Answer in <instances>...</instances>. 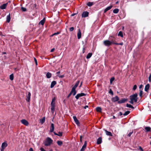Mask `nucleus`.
I'll return each instance as SVG.
<instances>
[{"mask_svg": "<svg viewBox=\"0 0 151 151\" xmlns=\"http://www.w3.org/2000/svg\"><path fill=\"white\" fill-rule=\"evenodd\" d=\"M112 42H110V40H106L104 41L103 43L106 46H109L112 44Z\"/></svg>", "mask_w": 151, "mask_h": 151, "instance_id": "3", "label": "nucleus"}, {"mask_svg": "<svg viewBox=\"0 0 151 151\" xmlns=\"http://www.w3.org/2000/svg\"><path fill=\"white\" fill-rule=\"evenodd\" d=\"M82 83H83V82H82H82H81V84H80V86H79V88H80V87H81V85H82Z\"/></svg>", "mask_w": 151, "mask_h": 151, "instance_id": "60", "label": "nucleus"}, {"mask_svg": "<svg viewBox=\"0 0 151 151\" xmlns=\"http://www.w3.org/2000/svg\"><path fill=\"white\" fill-rule=\"evenodd\" d=\"M96 111H97L101 112V107H98L96 108Z\"/></svg>", "mask_w": 151, "mask_h": 151, "instance_id": "31", "label": "nucleus"}, {"mask_svg": "<svg viewBox=\"0 0 151 151\" xmlns=\"http://www.w3.org/2000/svg\"><path fill=\"white\" fill-rule=\"evenodd\" d=\"M133 132V131H132V132L129 133L128 134V136L129 137H130L131 136V135L132 134Z\"/></svg>", "mask_w": 151, "mask_h": 151, "instance_id": "50", "label": "nucleus"}, {"mask_svg": "<svg viewBox=\"0 0 151 151\" xmlns=\"http://www.w3.org/2000/svg\"><path fill=\"white\" fill-rule=\"evenodd\" d=\"M88 15V12H83L82 14V17H87Z\"/></svg>", "mask_w": 151, "mask_h": 151, "instance_id": "10", "label": "nucleus"}, {"mask_svg": "<svg viewBox=\"0 0 151 151\" xmlns=\"http://www.w3.org/2000/svg\"><path fill=\"white\" fill-rule=\"evenodd\" d=\"M123 42H121V43H115V45H123Z\"/></svg>", "mask_w": 151, "mask_h": 151, "instance_id": "48", "label": "nucleus"}, {"mask_svg": "<svg viewBox=\"0 0 151 151\" xmlns=\"http://www.w3.org/2000/svg\"><path fill=\"white\" fill-rule=\"evenodd\" d=\"M55 106H51V111L52 113H53L55 110Z\"/></svg>", "mask_w": 151, "mask_h": 151, "instance_id": "33", "label": "nucleus"}, {"mask_svg": "<svg viewBox=\"0 0 151 151\" xmlns=\"http://www.w3.org/2000/svg\"><path fill=\"white\" fill-rule=\"evenodd\" d=\"M21 9L23 12H25L26 11V9L23 7H22Z\"/></svg>", "mask_w": 151, "mask_h": 151, "instance_id": "41", "label": "nucleus"}, {"mask_svg": "<svg viewBox=\"0 0 151 151\" xmlns=\"http://www.w3.org/2000/svg\"><path fill=\"white\" fill-rule=\"evenodd\" d=\"M34 60L35 62L36 65H37V60L35 58H34Z\"/></svg>", "mask_w": 151, "mask_h": 151, "instance_id": "46", "label": "nucleus"}, {"mask_svg": "<svg viewBox=\"0 0 151 151\" xmlns=\"http://www.w3.org/2000/svg\"><path fill=\"white\" fill-rule=\"evenodd\" d=\"M71 92L72 94H73V96L75 95L76 93V89L72 88Z\"/></svg>", "mask_w": 151, "mask_h": 151, "instance_id": "19", "label": "nucleus"}, {"mask_svg": "<svg viewBox=\"0 0 151 151\" xmlns=\"http://www.w3.org/2000/svg\"><path fill=\"white\" fill-rule=\"evenodd\" d=\"M139 150H140L141 151H143V149H142V148L140 146H139Z\"/></svg>", "mask_w": 151, "mask_h": 151, "instance_id": "53", "label": "nucleus"}, {"mask_svg": "<svg viewBox=\"0 0 151 151\" xmlns=\"http://www.w3.org/2000/svg\"><path fill=\"white\" fill-rule=\"evenodd\" d=\"M9 79L11 81L13 80L14 79V75L13 74H12L10 75L9 76Z\"/></svg>", "mask_w": 151, "mask_h": 151, "instance_id": "36", "label": "nucleus"}, {"mask_svg": "<svg viewBox=\"0 0 151 151\" xmlns=\"http://www.w3.org/2000/svg\"><path fill=\"white\" fill-rule=\"evenodd\" d=\"M45 117H44L42 118L40 120V122L42 124H43L45 121Z\"/></svg>", "mask_w": 151, "mask_h": 151, "instance_id": "20", "label": "nucleus"}, {"mask_svg": "<svg viewBox=\"0 0 151 151\" xmlns=\"http://www.w3.org/2000/svg\"><path fill=\"white\" fill-rule=\"evenodd\" d=\"M24 125L27 126L29 124V122L26 119H22L20 121Z\"/></svg>", "mask_w": 151, "mask_h": 151, "instance_id": "4", "label": "nucleus"}, {"mask_svg": "<svg viewBox=\"0 0 151 151\" xmlns=\"http://www.w3.org/2000/svg\"><path fill=\"white\" fill-rule=\"evenodd\" d=\"M8 146V144L6 142H3L1 145V148L5 149Z\"/></svg>", "mask_w": 151, "mask_h": 151, "instance_id": "8", "label": "nucleus"}, {"mask_svg": "<svg viewBox=\"0 0 151 151\" xmlns=\"http://www.w3.org/2000/svg\"><path fill=\"white\" fill-rule=\"evenodd\" d=\"M105 132L107 135L110 136H112V133L110 132L107 131L106 130H105Z\"/></svg>", "mask_w": 151, "mask_h": 151, "instance_id": "27", "label": "nucleus"}, {"mask_svg": "<svg viewBox=\"0 0 151 151\" xmlns=\"http://www.w3.org/2000/svg\"><path fill=\"white\" fill-rule=\"evenodd\" d=\"M73 119L76 123L77 125H78L79 124V122L78 121V120L77 119L76 116H73Z\"/></svg>", "mask_w": 151, "mask_h": 151, "instance_id": "11", "label": "nucleus"}, {"mask_svg": "<svg viewBox=\"0 0 151 151\" xmlns=\"http://www.w3.org/2000/svg\"><path fill=\"white\" fill-rule=\"evenodd\" d=\"M151 128L150 127H146L145 128V129L147 132H149L150 131Z\"/></svg>", "mask_w": 151, "mask_h": 151, "instance_id": "30", "label": "nucleus"}, {"mask_svg": "<svg viewBox=\"0 0 151 151\" xmlns=\"http://www.w3.org/2000/svg\"><path fill=\"white\" fill-rule=\"evenodd\" d=\"M54 124L52 123L51 124V127L50 128V132H53L54 130Z\"/></svg>", "mask_w": 151, "mask_h": 151, "instance_id": "15", "label": "nucleus"}, {"mask_svg": "<svg viewBox=\"0 0 151 151\" xmlns=\"http://www.w3.org/2000/svg\"><path fill=\"white\" fill-rule=\"evenodd\" d=\"M80 81H77L76 84H75V85L72 88L76 89L77 87L78 86V85H79V83Z\"/></svg>", "mask_w": 151, "mask_h": 151, "instance_id": "18", "label": "nucleus"}, {"mask_svg": "<svg viewBox=\"0 0 151 151\" xmlns=\"http://www.w3.org/2000/svg\"><path fill=\"white\" fill-rule=\"evenodd\" d=\"M119 11V9H114L113 11V12L114 13L117 14V13Z\"/></svg>", "mask_w": 151, "mask_h": 151, "instance_id": "32", "label": "nucleus"}, {"mask_svg": "<svg viewBox=\"0 0 151 151\" xmlns=\"http://www.w3.org/2000/svg\"><path fill=\"white\" fill-rule=\"evenodd\" d=\"M29 151H33V149L32 148H30L29 150Z\"/></svg>", "mask_w": 151, "mask_h": 151, "instance_id": "58", "label": "nucleus"}, {"mask_svg": "<svg viewBox=\"0 0 151 151\" xmlns=\"http://www.w3.org/2000/svg\"><path fill=\"white\" fill-rule=\"evenodd\" d=\"M148 79H149V81L150 82L151 81V74L150 75Z\"/></svg>", "mask_w": 151, "mask_h": 151, "instance_id": "51", "label": "nucleus"}, {"mask_svg": "<svg viewBox=\"0 0 151 151\" xmlns=\"http://www.w3.org/2000/svg\"><path fill=\"white\" fill-rule=\"evenodd\" d=\"M114 80V77L111 78L110 80V83H111Z\"/></svg>", "mask_w": 151, "mask_h": 151, "instance_id": "40", "label": "nucleus"}, {"mask_svg": "<svg viewBox=\"0 0 151 151\" xmlns=\"http://www.w3.org/2000/svg\"><path fill=\"white\" fill-rule=\"evenodd\" d=\"M109 93L111 94L112 95H113V92L112 91V90L111 89H110Z\"/></svg>", "mask_w": 151, "mask_h": 151, "instance_id": "47", "label": "nucleus"}, {"mask_svg": "<svg viewBox=\"0 0 151 151\" xmlns=\"http://www.w3.org/2000/svg\"><path fill=\"white\" fill-rule=\"evenodd\" d=\"M56 84V82L55 81H52L50 85V88H52Z\"/></svg>", "mask_w": 151, "mask_h": 151, "instance_id": "22", "label": "nucleus"}, {"mask_svg": "<svg viewBox=\"0 0 151 151\" xmlns=\"http://www.w3.org/2000/svg\"><path fill=\"white\" fill-rule=\"evenodd\" d=\"M92 53H88L86 56V58L89 59V58H90L92 56Z\"/></svg>", "mask_w": 151, "mask_h": 151, "instance_id": "28", "label": "nucleus"}, {"mask_svg": "<svg viewBox=\"0 0 151 151\" xmlns=\"http://www.w3.org/2000/svg\"><path fill=\"white\" fill-rule=\"evenodd\" d=\"M150 88V85L149 84H147L145 87V91L147 92Z\"/></svg>", "mask_w": 151, "mask_h": 151, "instance_id": "21", "label": "nucleus"}, {"mask_svg": "<svg viewBox=\"0 0 151 151\" xmlns=\"http://www.w3.org/2000/svg\"><path fill=\"white\" fill-rule=\"evenodd\" d=\"M119 99V98L117 96H116L115 97L113 98L112 99V100L113 102H115L118 101Z\"/></svg>", "mask_w": 151, "mask_h": 151, "instance_id": "13", "label": "nucleus"}, {"mask_svg": "<svg viewBox=\"0 0 151 151\" xmlns=\"http://www.w3.org/2000/svg\"><path fill=\"white\" fill-rule=\"evenodd\" d=\"M60 73V71H58L56 73V74H57V76L58 75V74H59Z\"/></svg>", "mask_w": 151, "mask_h": 151, "instance_id": "63", "label": "nucleus"}, {"mask_svg": "<svg viewBox=\"0 0 151 151\" xmlns=\"http://www.w3.org/2000/svg\"><path fill=\"white\" fill-rule=\"evenodd\" d=\"M142 85H141L139 86V88H142Z\"/></svg>", "mask_w": 151, "mask_h": 151, "instance_id": "62", "label": "nucleus"}, {"mask_svg": "<svg viewBox=\"0 0 151 151\" xmlns=\"http://www.w3.org/2000/svg\"><path fill=\"white\" fill-rule=\"evenodd\" d=\"M57 134V135L59 137H61L62 136V133L61 132H59Z\"/></svg>", "mask_w": 151, "mask_h": 151, "instance_id": "39", "label": "nucleus"}, {"mask_svg": "<svg viewBox=\"0 0 151 151\" xmlns=\"http://www.w3.org/2000/svg\"><path fill=\"white\" fill-rule=\"evenodd\" d=\"M4 149L1 148V151H4Z\"/></svg>", "mask_w": 151, "mask_h": 151, "instance_id": "64", "label": "nucleus"}, {"mask_svg": "<svg viewBox=\"0 0 151 151\" xmlns=\"http://www.w3.org/2000/svg\"><path fill=\"white\" fill-rule=\"evenodd\" d=\"M7 4V3L3 4L0 6V8L2 9H5L6 8Z\"/></svg>", "mask_w": 151, "mask_h": 151, "instance_id": "16", "label": "nucleus"}, {"mask_svg": "<svg viewBox=\"0 0 151 151\" xmlns=\"http://www.w3.org/2000/svg\"><path fill=\"white\" fill-rule=\"evenodd\" d=\"M52 140L50 138L47 137L45 142L44 145L45 146H49L52 143Z\"/></svg>", "mask_w": 151, "mask_h": 151, "instance_id": "2", "label": "nucleus"}, {"mask_svg": "<svg viewBox=\"0 0 151 151\" xmlns=\"http://www.w3.org/2000/svg\"><path fill=\"white\" fill-rule=\"evenodd\" d=\"M112 6H108L107 8H106L104 10V12L105 13L107 11L109 10L112 7Z\"/></svg>", "mask_w": 151, "mask_h": 151, "instance_id": "24", "label": "nucleus"}, {"mask_svg": "<svg viewBox=\"0 0 151 151\" xmlns=\"http://www.w3.org/2000/svg\"><path fill=\"white\" fill-rule=\"evenodd\" d=\"M130 112L129 111H126L123 114V115L124 116H126L128 115Z\"/></svg>", "mask_w": 151, "mask_h": 151, "instance_id": "37", "label": "nucleus"}, {"mask_svg": "<svg viewBox=\"0 0 151 151\" xmlns=\"http://www.w3.org/2000/svg\"><path fill=\"white\" fill-rule=\"evenodd\" d=\"M123 114L121 112H120L119 113L118 115L121 116Z\"/></svg>", "mask_w": 151, "mask_h": 151, "instance_id": "55", "label": "nucleus"}, {"mask_svg": "<svg viewBox=\"0 0 151 151\" xmlns=\"http://www.w3.org/2000/svg\"><path fill=\"white\" fill-rule=\"evenodd\" d=\"M86 95V94L83 93H80L78 94L75 96V98L77 99H78L81 96H85Z\"/></svg>", "mask_w": 151, "mask_h": 151, "instance_id": "5", "label": "nucleus"}, {"mask_svg": "<svg viewBox=\"0 0 151 151\" xmlns=\"http://www.w3.org/2000/svg\"><path fill=\"white\" fill-rule=\"evenodd\" d=\"M54 49H54V48H52V49L51 50L50 52H53V51H54Z\"/></svg>", "mask_w": 151, "mask_h": 151, "instance_id": "61", "label": "nucleus"}, {"mask_svg": "<svg viewBox=\"0 0 151 151\" xmlns=\"http://www.w3.org/2000/svg\"><path fill=\"white\" fill-rule=\"evenodd\" d=\"M60 33V32H57L56 33H54L52 35H51V36H52L54 35H57Z\"/></svg>", "mask_w": 151, "mask_h": 151, "instance_id": "38", "label": "nucleus"}, {"mask_svg": "<svg viewBox=\"0 0 151 151\" xmlns=\"http://www.w3.org/2000/svg\"><path fill=\"white\" fill-rule=\"evenodd\" d=\"M127 99H122L120 100L119 101H118V104H122L123 103L127 101Z\"/></svg>", "mask_w": 151, "mask_h": 151, "instance_id": "9", "label": "nucleus"}, {"mask_svg": "<svg viewBox=\"0 0 151 151\" xmlns=\"http://www.w3.org/2000/svg\"><path fill=\"white\" fill-rule=\"evenodd\" d=\"M142 91L140 90V92L139 93V95L140 97L142 96Z\"/></svg>", "mask_w": 151, "mask_h": 151, "instance_id": "44", "label": "nucleus"}, {"mask_svg": "<svg viewBox=\"0 0 151 151\" xmlns=\"http://www.w3.org/2000/svg\"><path fill=\"white\" fill-rule=\"evenodd\" d=\"M86 145H87L86 142L85 141L84 142V145H83L82 148L81 149L80 151H83L85 150V149L86 148Z\"/></svg>", "mask_w": 151, "mask_h": 151, "instance_id": "12", "label": "nucleus"}, {"mask_svg": "<svg viewBox=\"0 0 151 151\" xmlns=\"http://www.w3.org/2000/svg\"><path fill=\"white\" fill-rule=\"evenodd\" d=\"M93 4V3L91 2H89L87 4V5L89 6H91Z\"/></svg>", "mask_w": 151, "mask_h": 151, "instance_id": "35", "label": "nucleus"}, {"mask_svg": "<svg viewBox=\"0 0 151 151\" xmlns=\"http://www.w3.org/2000/svg\"><path fill=\"white\" fill-rule=\"evenodd\" d=\"M126 106L130 108V107L132 106V105L130 104H126Z\"/></svg>", "mask_w": 151, "mask_h": 151, "instance_id": "49", "label": "nucleus"}, {"mask_svg": "<svg viewBox=\"0 0 151 151\" xmlns=\"http://www.w3.org/2000/svg\"><path fill=\"white\" fill-rule=\"evenodd\" d=\"M137 88V86H136V85H134L133 86V90L134 91Z\"/></svg>", "mask_w": 151, "mask_h": 151, "instance_id": "43", "label": "nucleus"}, {"mask_svg": "<svg viewBox=\"0 0 151 151\" xmlns=\"http://www.w3.org/2000/svg\"><path fill=\"white\" fill-rule=\"evenodd\" d=\"M31 93L29 92L28 94L26 95V101L27 102H29L30 99Z\"/></svg>", "mask_w": 151, "mask_h": 151, "instance_id": "6", "label": "nucleus"}, {"mask_svg": "<svg viewBox=\"0 0 151 151\" xmlns=\"http://www.w3.org/2000/svg\"><path fill=\"white\" fill-rule=\"evenodd\" d=\"M82 136H80V140L81 142H82Z\"/></svg>", "mask_w": 151, "mask_h": 151, "instance_id": "59", "label": "nucleus"}, {"mask_svg": "<svg viewBox=\"0 0 151 151\" xmlns=\"http://www.w3.org/2000/svg\"><path fill=\"white\" fill-rule=\"evenodd\" d=\"M72 94L70 92V93L68 95V96H67V98H69V97Z\"/></svg>", "mask_w": 151, "mask_h": 151, "instance_id": "56", "label": "nucleus"}, {"mask_svg": "<svg viewBox=\"0 0 151 151\" xmlns=\"http://www.w3.org/2000/svg\"><path fill=\"white\" fill-rule=\"evenodd\" d=\"M109 39L110 42H112V44H115V43H116L114 42L116 40V39L114 37H113L112 36H110L109 38Z\"/></svg>", "mask_w": 151, "mask_h": 151, "instance_id": "7", "label": "nucleus"}, {"mask_svg": "<svg viewBox=\"0 0 151 151\" xmlns=\"http://www.w3.org/2000/svg\"><path fill=\"white\" fill-rule=\"evenodd\" d=\"M74 28L73 27H71L70 29V31L71 32L72 31L74 30Z\"/></svg>", "mask_w": 151, "mask_h": 151, "instance_id": "52", "label": "nucleus"}, {"mask_svg": "<svg viewBox=\"0 0 151 151\" xmlns=\"http://www.w3.org/2000/svg\"><path fill=\"white\" fill-rule=\"evenodd\" d=\"M45 19L44 18L40 22L39 24H41L42 25H43L45 22Z\"/></svg>", "mask_w": 151, "mask_h": 151, "instance_id": "26", "label": "nucleus"}, {"mask_svg": "<svg viewBox=\"0 0 151 151\" xmlns=\"http://www.w3.org/2000/svg\"><path fill=\"white\" fill-rule=\"evenodd\" d=\"M57 76H58L59 78H63L65 76L64 75H60V76L57 75Z\"/></svg>", "mask_w": 151, "mask_h": 151, "instance_id": "45", "label": "nucleus"}, {"mask_svg": "<svg viewBox=\"0 0 151 151\" xmlns=\"http://www.w3.org/2000/svg\"><path fill=\"white\" fill-rule=\"evenodd\" d=\"M10 19L11 18H10V14H9L7 16L6 18V22L8 23L9 22H10Z\"/></svg>", "mask_w": 151, "mask_h": 151, "instance_id": "23", "label": "nucleus"}, {"mask_svg": "<svg viewBox=\"0 0 151 151\" xmlns=\"http://www.w3.org/2000/svg\"><path fill=\"white\" fill-rule=\"evenodd\" d=\"M51 74L50 73L48 72H47L46 74V76L47 78H51Z\"/></svg>", "mask_w": 151, "mask_h": 151, "instance_id": "25", "label": "nucleus"}, {"mask_svg": "<svg viewBox=\"0 0 151 151\" xmlns=\"http://www.w3.org/2000/svg\"><path fill=\"white\" fill-rule=\"evenodd\" d=\"M118 36H121L122 37H123V35L122 32V31H119L118 34Z\"/></svg>", "mask_w": 151, "mask_h": 151, "instance_id": "34", "label": "nucleus"}, {"mask_svg": "<svg viewBox=\"0 0 151 151\" xmlns=\"http://www.w3.org/2000/svg\"><path fill=\"white\" fill-rule=\"evenodd\" d=\"M81 33L80 29H79L77 33V37L78 39H80L81 37Z\"/></svg>", "mask_w": 151, "mask_h": 151, "instance_id": "14", "label": "nucleus"}, {"mask_svg": "<svg viewBox=\"0 0 151 151\" xmlns=\"http://www.w3.org/2000/svg\"><path fill=\"white\" fill-rule=\"evenodd\" d=\"M137 93L131 95L130 96V101L129 102L131 104H133L134 102H136L137 100Z\"/></svg>", "mask_w": 151, "mask_h": 151, "instance_id": "1", "label": "nucleus"}, {"mask_svg": "<svg viewBox=\"0 0 151 151\" xmlns=\"http://www.w3.org/2000/svg\"><path fill=\"white\" fill-rule=\"evenodd\" d=\"M85 50H85V47H83V53H84L85 52Z\"/></svg>", "mask_w": 151, "mask_h": 151, "instance_id": "57", "label": "nucleus"}, {"mask_svg": "<svg viewBox=\"0 0 151 151\" xmlns=\"http://www.w3.org/2000/svg\"><path fill=\"white\" fill-rule=\"evenodd\" d=\"M40 150H41V151H46L45 150V149H44L43 148H42V147H41V148H40Z\"/></svg>", "mask_w": 151, "mask_h": 151, "instance_id": "54", "label": "nucleus"}, {"mask_svg": "<svg viewBox=\"0 0 151 151\" xmlns=\"http://www.w3.org/2000/svg\"><path fill=\"white\" fill-rule=\"evenodd\" d=\"M102 142V138L99 137L98 138L97 141V144L98 145L100 144Z\"/></svg>", "mask_w": 151, "mask_h": 151, "instance_id": "17", "label": "nucleus"}, {"mask_svg": "<svg viewBox=\"0 0 151 151\" xmlns=\"http://www.w3.org/2000/svg\"><path fill=\"white\" fill-rule=\"evenodd\" d=\"M51 106H55V102H53V101H52L51 102Z\"/></svg>", "mask_w": 151, "mask_h": 151, "instance_id": "42", "label": "nucleus"}, {"mask_svg": "<svg viewBox=\"0 0 151 151\" xmlns=\"http://www.w3.org/2000/svg\"><path fill=\"white\" fill-rule=\"evenodd\" d=\"M57 143L58 144V145L59 146H61L63 144V142L61 141H57Z\"/></svg>", "mask_w": 151, "mask_h": 151, "instance_id": "29", "label": "nucleus"}]
</instances>
